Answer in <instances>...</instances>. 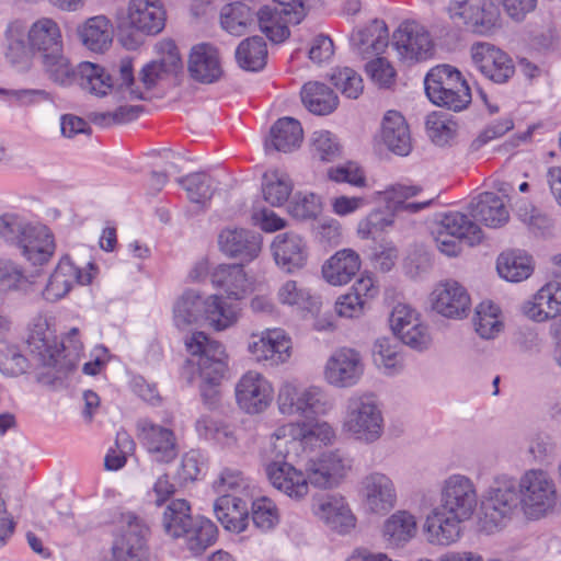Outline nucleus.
Returning <instances> with one entry per match:
<instances>
[{
    "label": "nucleus",
    "instance_id": "1",
    "mask_svg": "<svg viewBox=\"0 0 561 561\" xmlns=\"http://www.w3.org/2000/svg\"><path fill=\"white\" fill-rule=\"evenodd\" d=\"M559 502L557 482L546 469H526L517 479L511 474H499L481 501L480 525L492 534L519 514L527 520H540L552 514Z\"/></svg>",
    "mask_w": 561,
    "mask_h": 561
},
{
    "label": "nucleus",
    "instance_id": "2",
    "mask_svg": "<svg viewBox=\"0 0 561 561\" xmlns=\"http://www.w3.org/2000/svg\"><path fill=\"white\" fill-rule=\"evenodd\" d=\"M478 503V486L471 477L459 472L446 476L438 483V505L430 510L422 524L426 541L437 547L457 543Z\"/></svg>",
    "mask_w": 561,
    "mask_h": 561
},
{
    "label": "nucleus",
    "instance_id": "3",
    "mask_svg": "<svg viewBox=\"0 0 561 561\" xmlns=\"http://www.w3.org/2000/svg\"><path fill=\"white\" fill-rule=\"evenodd\" d=\"M508 218V210L499 195L492 192L481 193L469 204L468 214L449 211L443 215L433 230L436 248L447 256H457L461 251V241L473 245L483 239L478 222L499 228Z\"/></svg>",
    "mask_w": 561,
    "mask_h": 561
},
{
    "label": "nucleus",
    "instance_id": "4",
    "mask_svg": "<svg viewBox=\"0 0 561 561\" xmlns=\"http://www.w3.org/2000/svg\"><path fill=\"white\" fill-rule=\"evenodd\" d=\"M27 347L37 369V380L54 385L77 367L83 353V343L77 328L70 329L57 343L46 318L33 320L27 337Z\"/></svg>",
    "mask_w": 561,
    "mask_h": 561
},
{
    "label": "nucleus",
    "instance_id": "5",
    "mask_svg": "<svg viewBox=\"0 0 561 561\" xmlns=\"http://www.w3.org/2000/svg\"><path fill=\"white\" fill-rule=\"evenodd\" d=\"M159 56L157 60L145 65L138 79L134 76L130 58H124L118 64V89L124 96L135 100H145L160 82L176 77L183 70L180 51L172 39H162L156 45Z\"/></svg>",
    "mask_w": 561,
    "mask_h": 561
},
{
    "label": "nucleus",
    "instance_id": "6",
    "mask_svg": "<svg viewBox=\"0 0 561 561\" xmlns=\"http://www.w3.org/2000/svg\"><path fill=\"white\" fill-rule=\"evenodd\" d=\"M185 346L192 356H197L201 378V393L204 402L215 407L219 400V386L228 373V354L225 346L210 340L202 331L193 332L185 339Z\"/></svg>",
    "mask_w": 561,
    "mask_h": 561
},
{
    "label": "nucleus",
    "instance_id": "7",
    "mask_svg": "<svg viewBox=\"0 0 561 561\" xmlns=\"http://www.w3.org/2000/svg\"><path fill=\"white\" fill-rule=\"evenodd\" d=\"M341 432L347 438L366 445L374 444L382 437L383 413L374 393H354L347 399Z\"/></svg>",
    "mask_w": 561,
    "mask_h": 561
},
{
    "label": "nucleus",
    "instance_id": "8",
    "mask_svg": "<svg viewBox=\"0 0 561 561\" xmlns=\"http://www.w3.org/2000/svg\"><path fill=\"white\" fill-rule=\"evenodd\" d=\"M276 401L280 414L305 419L324 416L334 407L333 399L322 386L290 380L279 386Z\"/></svg>",
    "mask_w": 561,
    "mask_h": 561
},
{
    "label": "nucleus",
    "instance_id": "9",
    "mask_svg": "<svg viewBox=\"0 0 561 561\" xmlns=\"http://www.w3.org/2000/svg\"><path fill=\"white\" fill-rule=\"evenodd\" d=\"M425 93L438 106L459 112L471 102V91L461 72L450 65L432 68L424 79Z\"/></svg>",
    "mask_w": 561,
    "mask_h": 561
},
{
    "label": "nucleus",
    "instance_id": "10",
    "mask_svg": "<svg viewBox=\"0 0 561 561\" xmlns=\"http://www.w3.org/2000/svg\"><path fill=\"white\" fill-rule=\"evenodd\" d=\"M357 496L362 510L374 516H386L399 501L394 480L380 470L370 471L360 478Z\"/></svg>",
    "mask_w": 561,
    "mask_h": 561
},
{
    "label": "nucleus",
    "instance_id": "11",
    "mask_svg": "<svg viewBox=\"0 0 561 561\" xmlns=\"http://www.w3.org/2000/svg\"><path fill=\"white\" fill-rule=\"evenodd\" d=\"M165 20L167 13L159 0H128L126 8L116 13V24L121 32L147 36L161 33Z\"/></svg>",
    "mask_w": 561,
    "mask_h": 561
},
{
    "label": "nucleus",
    "instance_id": "12",
    "mask_svg": "<svg viewBox=\"0 0 561 561\" xmlns=\"http://www.w3.org/2000/svg\"><path fill=\"white\" fill-rule=\"evenodd\" d=\"M233 392L238 409L251 416L266 412L275 398L272 381L255 369L247 370L238 378Z\"/></svg>",
    "mask_w": 561,
    "mask_h": 561
},
{
    "label": "nucleus",
    "instance_id": "13",
    "mask_svg": "<svg viewBox=\"0 0 561 561\" xmlns=\"http://www.w3.org/2000/svg\"><path fill=\"white\" fill-rule=\"evenodd\" d=\"M247 351L256 364L278 367L291 358L293 340L282 328H267L251 333Z\"/></svg>",
    "mask_w": 561,
    "mask_h": 561
},
{
    "label": "nucleus",
    "instance_id": "14",
    "mask_svg": "<svg viewBox=\"0 0 561 561\" xmlns=\"http://www.w3.org/2000/svg\"><path fill=\"white\" fill-rule=\"evenodd\" d=\"M365 374L362 354L352 347H340L327 358L322 378L327 385L336 389H348L357 386Z\"/></svg>",
    "mask_w": 561,
    "mask_h": 561
},
{
    "label": "nucleus",
    "instance_id": "15",
    "mask_svg": "<svg viewBox=\"0 0 561 561\" xmlns=\"http://www.w3.org/2000/svg\"><path fill=\"white\" fill-rule=\"evenodd\" d=\"M449 14L455 23L479 35L492 33L500 22V10L491 0H451Z\"/></svg>",
    "mask_w": 561,
    "mask_h": 561
},
{
    "label": "nucleus",
    "instance_id": "16",
    "mask_svg": "<svg viewBox=\"0 0 561 561\" xmlns=\"http://www.w3.org/2000/svg\"><path fill=\"white\" fill-rule=\"evenodd\" d=\"M353 467L352 458L340 449L324 451L306 463L310 483L320 490L337 488Z\"/></svg>",
    "mask_w": 561,
    "mask_h": 561
},
{
    "label": "nucleus",
    "instance_id": "17",
    "mask_svg": "<svg viewBox=\"0 0 561 561\" xmlns=\"http://www.w3.org/2000/svg\"><path fill=\"white\" fill-rule=\"evenodd\" d=\"M121 534L113 545L114 561H148L147 526L133 513H121Z\"/></svg>",
    "mask_w": 561,
    "mask_h": 561
},
{
    "label": "nucleus",
    "instance_id": "18",
    "mask_svg": "<svg viewBox=\"0 0 561 561\" xmlns=\"http://www.w3.org/2000/svg\"><path fill=\"white\" fill-rule=\"evenodd\" d=\"M392 46L399 59L408 65L431 58L434 48L430 33L415 21L400 24L393 33Z\"/></svg>",
    "mask_w": 561,
    "mask_h": 561
},
{
    "label": "nucleus",
    "instance_id": "19",
    "mask_svg": "<svg viewBox=\"0 0 561 561\" xmlns=\"http://www.w3.org/2000/svg\"><path fill=\"white\" fill-rule=\"evenodd\" d=\"M88 270L81 271L70 260L69 255L62 256L50 274L42 296L46 301L56 302L66 297L75 284H90L98 272L94 263L88 262Z\"/></svg>",
    "mask_w": 561,
    "mask_h": 561
},
{
    "label": "nucleus",
    "instance_id": "20",
    "mask_svg": "<svg viewBox=\"0 0 561 561\" xmlns=\"http://www.w3.org/2000/svg\"><path fill=\"white\" fill-rule=\"evenodd\" d=\"M311 512L317 519L341 535L351 533L357 524L347 499L340 493H327L316 497Z\"/></svg>",
    "mask_w": 561,
    "mask_h": 561
},
{
    "label": "nucleus",
    "instance_id": "21",
    "mask_svg": "<svg viewBox=\"0 0 561 561\" xmlns=\"http://www.w3.org/2000/svg\"><path fill=\"white\" fill-rule=\"evenodd\" d=\"M470 54L474 68L495 83H505L515 72L512 58L490 43H474Z\"/></svg>",
    "mask_w": 561,
    "mask_h": 561
},
{
    "label": "nucleus",
    "instance_id": "22",
    "mask_svg": "<svg viewBox=\"0 0 561 561\" xmlns=\"http://www.w3.org/2000/svg\"><path fill=\"white\" fill-rule=\"evenodd\" d=\"M138 437L151 459L157 462H171L178 455L176 436L172 428L141 420L137 424Z\"/></svg>",
    "mask_w": 561,
    "mask_h": 561
},
{
    "label": "nucleus",
    "instance_id": "23",
    "mask_svg": "<svg viewBox=\"0 0 561 561\" xmlns=\"http://www.w3.org/2000/svg\"><path fill=\"white\" fill-rule=\"evenodd\" d=\"M266 474L271 484L294 501L305 500L310 492V478L308 471L296 468L294 465L279 460L266 466Z\"/></svg>",
    "mask_w": 561,
    "mask_h": 561
},
{
    "label": "nucleus",
    "instance_id": "24",
    "mask_svg": "<svg viewBox=\"0 0 561 561\" xmlns=\"http://www.w3.org/2000/svg\"><path fill=\"white\" fill-rule=\"evenodd\" d=\"M432 309L445 318L462 319L470 310V296L466 288L455 280L437 284L430 296Z\"/></svg>",
    "mask_w": 561,
    "mask_h": 561
},
{
    "label": "nucleus",
    "instance_id": "25",
    "mask_svg": "<svg viewBox=\"0 0 561 561\" xmlns=\"http://www.w3.org/2000/svg\"><path fill=\"white\" fill-rule=\"evenodd\" d=\"M218 245L226 255L249 263L261 253L262 237L243 228L228 227L219 233Z\"/></svg>",
    "mask_w": 561,
    "mask_h": 561
},
{
    "label": "nucleus",
    "instance_id": "26",
    "mask_svg": "<svg viewBox=\"0 0 561 561\" xmlns=\"http://www.w3.org/2000/svg\"><path fill=\"white\" fill-rule=\"evenodd\" d=\"M271 250L276 265L285 273H295L307 263L308 245L297 233L277 234L271 244Z\"/></svg>",
    "mask_w": 561,
    "mask_h": 561
},
{
    "label": "nucleus",
    "instance_id": "27",
    "mask_svg": "<svg viewBox=\"0 0 561 561\" xmlns=\"http://www.w3.org/2000/svg\"><path fill=\"white\" fill-rule=\"evenodd\" d=\"M188 72L193 79L202 83H213L222 75L218 49L208 43L192 47L188 57Z\"/></svg>",
    "mask_w": 561,
    "mask_h": 561
},
{
    "label": "nucleus",
    "instance_id": "28",
    "mask_svg": "<svg viewBox=\"0 0 561 561\" xmlns=\"http://www.w3.org/2000/svg\"><path fill=\"white\" fill-rule=\"evenodd\" d=\"M28 49L44 56L64 47V36L59 23L48 16L36 19L27 28Z\"/></svg>",
    "mask_w": 561,
    "mask_h": 561
},
{
    "label": "nucleus",
    "instance_id": "29",
    "mask_svg": "<svg viewBox=\"0 0 561 561\" xmlns=\"http://www.w3.org/2000/svg\"><path fill=\"white\" fill-rule=\"evenodd\" d=\"M76 82L82 91L96 98H103L113 91L122 93L118 89L119 76L113 79L112 75L101 65L82 61L77 66Z\"/></svg>",
    "mask_w": 561,
    "mask_h": 561
},
{
    "label": "nucleus",
    "instance_id": "30",
    "mask_svg": "<svg viewBox=\"0 0 561 561\" xmlns=\"http://www.w3.org/2000/svg\"><path fill=\"white\" fill-rule=\"evenodd\" d=\"M523 309L529 319L537 322L556 318L561 313V284L558 282L545 284Z\"/></svg>",
    "mask_w": 561,
    "mask_h": 561
},
{
    "label": "nucleus",
    "instance_id": "31",
    "mask_svg": "<svg viewBox=\"0 0 561 561\" xmlns=\"http://www.w3.org/2000/svg\"><path fill=\"white\" fill-rule=\"evenodd\" d=\"M253 497H242L236 494L219 496L214 503V512L218 522L233 533L243 531L249 522L248 502Z\"/></svg>",
    "mask_w": 561,
    "mask_h": 561
},
{
    "label": "nucleus",
    "instance_id": "32",
    "mask_svg": "<svg viewBox=\"0 0 561 561\" xmlns=\"http://www.w3.org/2000/svg\"><path fill=\"white\" fill-rule=\"evenodd\" d=\"M210 282L220 288L227 298L241 300L251 290V282L243 267L239 264H219L213 267Z\"/></svg>",
    "mask_w": 561,
    "mask_h": 561
},
{
    "label": "nucleus",
    "instance_id": "33",
    "mask_svg": "<svg viewBox=\"0 0 561 561\" xmlns=\"http://www.w3.org/2000/svg\"><path fill=\"white\" fill-rule=\"evenodd\" d=\"M360 257L352 249H343L334 253L322 266V276L332 286L348 284L359 272Z\"/></svg>",
    "mask_w": 561,
    "mask_h": 561
},
{
    "label": "nucleus",
    "instance_id": "34",
    "mask_svg": "<svg viewBox=\"0 0 561 561\" xmlns=\"http://www.w3.org/2000/svg\"><path fill=\"white\" fill-rule=\"evenodd\" d=\"M416 531L415 515L407 510H398L385 519L381 527V537L387 547L400 548L411 541Z\"/></svg>",
    "mask_w": 561,
    "mask_h": 561
},
{
    "label": "nucleus",
    "instance_id": "35",
    "mask_svg": "<svg viewBox=\"0 0 561 561\" xmlns=\"http://www.w3.org/2000/svg\"><path fill=\"white\" fill-rule=\"evenodd\" d=\"M381 140L398 156H408L412 149V139L408 123L397 111H388L382 119Z\"/></svg>",
    "mask_w": 561,
    "mask_h": 561
},
{
    "label": "nucleus",
    "instance_id": "36",
    "mask_svg": "<svg viewBox=\"0 0 561 561\" xmlns=\"http://www.w3.org/2000/svg\"><path fill=\"white\" fill-rule=\"evenodd\" d=\"M350 41L356 54L367 58L386 49L389 44V32L382 21L375 20L368 26L353 32Z\"/></svg>",
    "mask_w": 561,
    "mask_h": 561
},
{
    "label": "nucleus",
    "instance_id": "37",
    "mask_svg": "<svg viewBox=\"0 0 561 561\" xmlns=\"http://www.w3.org/2000/svg\"><path fill=\"white\" fill-rule=\"evenodd\" d=\"M25 239L18 249L28 262L42 265L50 260L55 252V241L46 226L34 225Z\"/></svg>",
    "mask_w": 561,
    "mask_h": 561
},
{
    "label": "nucleus",
    "instance_id": "38",
    "mask_svg": "<svg viewBox=\"0 0 561 561\" xmlns=\"http://www.w3.org/2000/svg\"><path fill=\"white\" fill-rule=\"evenodd\" d=\"M240 317L241 308L238 304L228 302L218 294L206 297L204 321L214 331L221 332L234 327Z\"/></svg>",
    "mask_w": 561,
    "mask_h": 561
},
{
    "label": "nucleus",
    "instance_id": "39",
    "mask_svg": "<svg viewBox=\"0 0 561 561\" xmlns=\"http://www.w3.org/2000/svg\"><path fill=\"white\" fill-rule=\"evenodd\" d=\"M206 297L195 289L184 290L173 305L174 324L185 330L193 324H198L205 318Z\"/></svg>",
    "mask_w": 561,
    "mask_h": 561
},
{
    "label": "nucleus",
    "instance_id": "40",
    "mask_svg": "<svg viewBox=\"0 0 561 561\" xmlns=\"http://www.w3.org/2000/svg\"><path fill=\"white\" fill-rule=\"evenodd\" d=\"M85 48L93 53H104L112 44V24L105 15L89 18L78 30Z\"/></svg>",
    "mask_w": 561,
    "mask_h": 561
},
{
    "label": "nucleus",
    "instance_id": "41",
    "mask_svg": "<svg viewBox=\"0 0 561 561\" xmlns=\"http://www.w3.org/2000/svg\"><path fill=\"white\" fill-rule=\"evenodd\" d=\"M180 538L184 540L186 549L197 556L216 541L217 527L210 519L196 515Z\"/></svg>",
    "mask_w": 561,
    "mask_h": 561
},
{
    "label": "nucleus",
    "instance_id": "42",
    "mask_svg": "<svg viewBox=\"0 0 561 561\" xmlns=\"http://www.w3.org/2000/svg\"><path fill=\"white\" fill-rule=\"evenodd\" d=\"M302 128L300 123L291 117L279 118L271 128L266 149L272 147L277 151L289 152L300 146Z\"/></svg>",
    "mask_w": 561,
    "mask_h": 561
},
{
    "label": "nucleus",
    "instance_id": "43",
    "mask_svg": "<svg viewBox=\"0 0 561 561\" xmlns=\"http://www.w3.org/2000/svg\"><path fill=\"white\" fill-rule=\"evenodd\" d=\"M301 100L305 106L317 115H328L339 104V99L334 91L320 82L306 83L301 90Z\"/></svg>",
    "mask_w": 561,
    "mask_h": 561
},
{
    "label": "nucleus",
    "instance_id": "44",
    "mask_svg": "<svg viewBox=\"0 0 561 561\" xmlns=\"http://www.w3.org/2000/svg\"><path fill=\"white\" fill-rule=\"evenodd\" d=\"M500 276L508 282H522L528 278L534 270L531 257L523 251L503 252L496 262Z\"/></svg>",
    "mask_w": 561,
    "mask_h": 561
},
{
    "label": "nucleus",
    "instance_id": "45",
    "mask_svg": "<svg viewBox=\"0 0 561 561\" xmlns=\"http://www.w3.org/2000/svg\"><path fill=\"white\" fill-rule=\"evenodd\" d=\"M302 422H289L278 426L270 437L271 453L275 458L285 459L291 449L302 444Z\"/></svg>",
    "mask_w": 561,
    "mask_h": 561
},
{
    "label": "nucleus",
    "instance_id": "46",
    "mask_svg": "<svg viewBox=\"0 0 561 561\" xmlns=\"http://www.w3.org/2000/svg\"><path fill=\"white\" fill-rule=\"evenodd\" d=\"M42 65L47 77L56 84L69 87L77 80V68H73L69 58L60 50L41 56Z\"/></svg>",
    "mask_w": 561,
    "mask_h": 561
},
{
    "label": "nucleus",
    "instance_id": "47",
    "mask_svg": "<svg viewBox=\"0 0 561 561\" xmlns=\"http://www.w3.org/2000/svg\"><path fill=\"white\" fill-rule=\"evenodd\" d=\"M213 488L219 496L236 494L242 497H253L255 492L254 483L236 468H224L214 481Z\"/></svg>",
    "mask_w": 561,
    "mask_h": 561
},
{
    "label": "nucleus",
    "instance_id": "48",
    "mask_svg": "<svg viewBox=\"0 0 561 561\" xmlns=\"http://www.w3.org/2000/svg\"><path fill=\"white\" fill-rule=\"evenodd\" d=\"M293 191V182L284 171L267 170L262 179V193L264 199L272 206H282L287 202Z\"/></svg>",
    "mask_w": 561,
    "mask_h": 561
},
{
    "label": "nucleus",
    "instance_id": "49",
    "mask_svg": "<svg viewBox=\"0 0 561 561\" xmlns=\"http://www.w3.org/2000/svg\"><path fill=\"white\" fill-rule=\"evenodd\" d=\"M196 431L205 439L214 440L224 447H234L238 443L237 427L215 420L209 415H203L196 421Z\"/></svg>",
    "mask_w": 561,
    "mask_h": 561
},
{
    "label": "nucleus",
    "instance_id": "50",
    "mask_svg": "<svg viewBox=\"0 0 561 561\" xmlns=\"http://www.w3.org/2000/svg\"><path fill=\"white\" fill-rule=\"evenodd\" d=\"M473 325L482 339H495L504 329L500 308L492 301L480 302L476 308Z\"/></svg>",
    "mask_w": 561,
    "mask_h": 561
},
{
    "label": "nucleus",
    "instance_id": "51",
    "mask_svg": "<svg viewBox=\"0 0 561 561\" xmlns=\"http://www.w3.org/2000/svg\"><path fill=\"white\" fill-rule=\"evenodd\" d=\"M32 280L25 268L9 257H0V294L26 293Z\"/></svg>",
    "mask_w": 561,
    "mask_h": 561
},
{
    "label": "nucleus",
    "instance_id": "52",
    "mask_svg": "<svg viewBox=\"0 0 561 561\" xmlns=\"http://www.w3.org/2000/svg\"><path fill=\"white\" fill-rule=\"evenodd\" d=\"M257 22L262 33L273 43H282L289 36L287 16L273 5L262 7L257 13Z\"/></svg>",
    "mask_w": 561,
    "mask_h": 561
},
{
    "label": "nucleus",
    "instance_id": "53",
    "mask_svg": "<svg viewBox=\"0 0 561 561\" xmlns=\"http://www.w3.org/2000/svg\"><path fill=\"white\" fill-rule=\"evenodd\" d=\"M191 506L185 500H174L165 508L163 514V528L168 536L180 539L186 528L193 523Z\"/></svg>",
    "mask_w": 561,
    "mask_h": 561
},
{
    "label": "nucleus",
    "instance_id": "54",
    "mask_svg": "<svg viewBox=\"0 0 561 561\" xmlns=\"http://www.w3.org/2000/svg\"><path fill=\"white\" fill-rule=\"evenodd\" d=\"M236 58L239 66L245 70H261L267 58L265 42L260 36H252L242 41L237 47Z\"/></svg>",
    "mask_w": 561,
    "mask_h": 561
},
{
    "label": "nucleus",
    "instance_id": "55",
    "mask_svg": "<svg viewBox=\"0 0 561 561\" xmlns=\"http://www.w3.org/2000/svg\"><path fill=\"white\" fill-rule=\"evenodd\" d=\"M253 12L242 2L226 4L220 12V25L229 34L241 36L253 23Z\"/></svg>",
    "mask_w": 561,
    "mask_h": 561
},
{
    "label": "nucleus",
    "instance_id": "56",
    "mask_svg": "<svg viewBox=\"0 0 561 561\" xmlns=\"http://www.w3.org/2000/svg\"><path fill=\"white\" fill-rule=\"evenodd\" d=\"M373 359L379 370L387 376H396L403 370V357L398 345L388 339L377 340L373 348Z\"/></svg>",
    "mask_w": 561,
    "mask_h": 561
},
{
    "label": "nucleus",
    "instance_id": "57",
    "mask_svg": "<svg viewBox=\"0 0 561 561\" xmlns=\"http://www.w3.org/2000/svg\"><path fill=\"white\" fill-rule=\"evenodd\" d=\"M27 28L21 20H13L8 23L5 39V57L12 64L22 61L27 56Z\"/></svg>",
    "mask_w": 561,
    "mask_h": 561
},
{
    "label": "nucleus",
    "instance_id": "58",
    "mask_svg": "<svg viewBox=\"0 0 561 561\" xmlns=\"http://www.w3.org/2000/svg\"><path fill=\"white\" fill-rule=\"evenodd\" d=\"M33 226L18 214L5 213L0 216V242L18 249Z\"/></svg>",
    "mask_w": 561,
    "mask_h": 561
},
{
    "label": "nucleus",
    "instance_id": "59",
    "mask_svg": "<svg viewBox=\"0 0 561 561\" xmlns=\"http://www.w3.org/2000/svg\"><path fill=\"white\" fill-rule=\"evenodd\" d=\"M178 182L185 190L188 199L195 204L204 205L215 191L214 179L205 172L191 173L180 178Z\"/></svg>",
    "mask_w": 561,
    "mask_h": 561
},
{
    "label": "nucleus",
    "instance_id": "60",
    "mask_svg": "<svg viewBox=\"0 0 561 561\" xmlns=\"http://www.w3.org/2000/svg\"><path fill=\"white\" fill-rule=\"evenodd\" d=\"M276 297L280 305L300 310H309L316 306L314 297L310 294V290L293 279L284 282L278 287Z\"/></svg>",
    "mask_w": 561,
    "mask_h": 561
},
{
    "label": "nucleus",
    "instance_id": "61",
    "mask_svg": "<svg viewBox=\"0 0 561 561\" xmlns=\"http://www.w3.org/2000/svg\"><path fill=\"white\" fill-rule=\"evenodd\" d=\"M31 364L16 344L0 342V371L8 377H18L27 371Z\"/></svg>",
    "mask_w": 561,
    "mask_h": 561
},
{
    "label": "nucleus",
    "instance_id": "62",
    "mask_svg": "<svg viewBox=\"0 0 561 561\" xmlns=\"http://www.w3.org/2000/svg\"><path fill=\"white\" fill-rule=\"evenodd\" d=\"M311 154L322 162L335 160L341 156L339 139L329 130L314 131L311 136Z\"/></svg>",
    "mask_w": 561,
    "mask_h": 561
},
{
    "label": "nucleus",
    "instance_id": "63",
    "mask_svg": "<svg viewBox=\"0 0 561 561\" xmlns=\"http://www.w3.org/2000/svg\"><path fill=\"white\" fill-rule=\"evenodd\" d=\"M330 80L348 99H357L364 90L360 75L350 67L334 68L330 75Z\"/></svg>",
    "mask_w": 561,
    "mask_h": 561
},
{
    "label": "nucleus",
    "instance_id": "64",
    "mask_svg": "<svg viewBox=\"0 0 561 561\" xmlns=\"http://www.w3.org/2000/svg\"><path fill=\"white\" fill-rule=\"evenodd\" d=\"M252 520L263 531L273 529L279 523V512L271 499L261 496L252 501Z\"/></svg>",
    "mask_w": 561,
    "mask_h": 561
}]
</instances>
